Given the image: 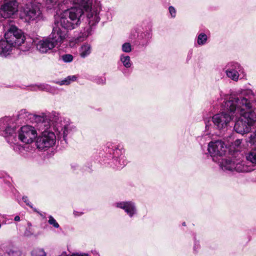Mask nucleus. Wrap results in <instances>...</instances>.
<instances>
[{
  "instance_id": "1",
  "label": "nucleus",
  "mask_w": 256,
  "mask_h": 256,
  "mask_svg": "<svg viewBox=\"0 0 256 256\" xmlns=\"http://www.w3.org/2000/svg\"><path fill=\"white\" fill-rule=\"evenodd\" d=\"M254 94L250 90H244L234 95H224L222 106L230 112L239 116L234 126L235 131L240 134L248 132L256 121V113L252 109L250 99Z\"/></svg>"
},
{
  "instance_id": "2",
  "label": "nucleus",
  "mask_w": 256,
  "mask_h": 256,
  "mask_svg": "<svg viewBox=\"0 0 256 256\" xmlns=\"http://www.w3.org/2000/svg\"><path fill=\"white\" fill-rule=\"evenodd\" d=\"M6 40H0V56L6 57L14 48H17L26 40L24 32L15 26H10L4 34Z\"/></svg>"
},
{
  "instance_id": "3",
  "label": "nucleus",
  "mask_w": 256,
  "mask_h": 256,
  "mask_svg": "<svg viewBox=\"0 0 256 256\" xmlns=\"http://www.w3.org/2000/svg\"><path fill=\"white\" fill-rule=\"evenodd\" d=\"M82 15V10H79L77 6L73 5L55 16L54 24L68 30L74 29L80 25Z\"/></svg>"
},
{
  "instance_id": "4",
  "label": "nucleus",
  "mask_w": 256,
  "mask_h": 256,
  "mask_svg": "<svg viewBox=\"0 0 256 256\" xmlns=\"http://www.w3.org/2000/svg\"><path fill=\"white\" fill-rule=\"evenodd\" d=\"M40 3L34 0H27L26 2L20 9V17L26 22L39 21L42 18Z\"/></svg>"
},
{
  "instance_id": "5",
  "label": "nucleus",
  "mask_w": 256,
  "mask_h": 256,
  "mask_svg": "<svg viewBox=\"0 0 256 256\" xmlns=\"http://www.w3.org/2000/svg\"><path fill=\"white\" fill-rule=\"evenodd\" d=\"M10 120L8 118L0 119V134L7 138V141L13 148L16 152H20L23 149V147L17 144V140L14 134H15V130L10 126Z\"/></svg>"
},
{
  "instance_id": "6",
  "label": "nucleus",
  "mask_w": 256,
  "mask_h": 256,
  "mask_svg": "<svg viewBox=\"0 0 256 256\" xmlns=\"http://www.w3.org/2000/svg\"><path fill=\"white\" fill-rule=\"evenodd\" d=\"M208 150L213 161L220 163V166L226 160L222 157L228 152V148L221 140L212 141L208 144Z\"/></svg>"
},
{
  "instance_id": "7",
  "label": "nucleus",
  "mask_w": 256,
  "mask_h": 256,
  "mask_svg": "<svg viewBox=\"0 0 256 256\" xmlns=\"http://www.w3.org/2000/svg\"><path fill=\"white\" fill-rule=\"evenodd\" d=\"M14 137L17 140V144H18V142L20 141L22 143L28 144L32 142L37 136V132L35 128L30 126H22L18 132V138ZM20 146H22L21 144ZM22 147H24L22 146ZM20 152H21L22 150Z\"/></svg>"
},
{
  "instance_id": "8",
  "label": "nucleus",
  "mask_w": 256,
  "mask_h": 256,
  "mask_svg": "<svg viewBox=\"0 0 256 256\" xmlns=\"http://www.w3.org/2000/svg\"><path fill=\"white\" fill-rule=\"evenodd\" d=\"M56 142L55 134L48 130H44L42 135L38 138L36 141L37 148L40 150H44L53 146Z\"/></svg>"
},
{
  "instance_id": "9",
  "label": "nucleus",
  "mask_w": 256,
  "mask_h": 256,
  "mask_svg": "<svg viewBox=\"0 0 256 256\" xmlns=\"http://www.w3.org/2000/svg\"><path fill=\"white\" fill-rule=\"evenodd\" d=\"M59 26H60L54 24L52 30L49 36L55 46H60L68 37V32L62 30Z\"/></svg>"
},
{
  "instance_id": "10",
  "label": "nucleus",
  "mask_w": 256,
  "mask_h": 256,
  "mask_svg": "<svg viewBox=\"0 0 256 256\" xmlns=\"http://www.w3.org/2000/svg\"><path fill=\"white\" fill-rule=\"evenodd\" d=\"M18 2L15 0L6 2L0 7V15L4 18H10L18 12Z\"/></svg>"
},
{
  "instance_id": "11",
  "label": "nucleus",
  "mask_w": 256,
  "mask_h": 256,
  "mask_svg": "<svg viewBox=\"0 0 256 256\" xmlns=\"http://www.w3.org/2000/svg\"><path fill=\"white\" fill-rule=\"evenodd\" d=\"M220 167L223 170H236L238 172L247 171V168L240 160H225L221 163Z\"/></svg>"
},
{
  "instance_id": "12",
  "label": "nucleus",
  "mask_w": 256,
  "mask_h": 256,
  "mask_svg": "<svg viewBox=\"0 0 256 256\" xmlns=\"http://www.w3.org/2000/svg\"><path fill=\"white\" fill-rule=\"evenodd\" d=\"M36 50L40 53L45 54L56 47L49 36L36 38L33 40Z\"/></svg>"
},
{
  "instance_id": "13",
  "label": "nucleus",
  "mask_w": 256,
  "mask_h": 256,
  "mask_svg": "<svg viewBox=\"0 0 256 256\" xmlns=\"http://www.w3.org/2000/svg\"><path fill=\"white\" fill-rule=\"evenodd\" d=\"M232 120V116L226 112L217 114L212 117V120L214 125L218 130L226 128Z\"/></svg>"
},
{
  "instance_id": "14",
  "label": "nucleus",
  "mask_w": 256,
  "mask_h": 256,
  "mask_svg": "<svg viewBox=\"0 0 256 256\" xmlns=\"http://www.w3.org/2000/svg\"><path fill=\"white\" fill-rule=\"evenodd\" d=\"M226 73L228 77L233 80L238 81L240 74H244V70L238 62H232L228 64Z\"/></svg>"
},
{
  "instance_id": "15",
  "label": "nucleus",
  "mask_w": 256,
  "mask_h": 256,
  "mask_svg": "<svg viewBox=\"0 0 256 256\" xmlns=\"http://www.w3.org/2000/svg\"><path fill=\"white\" fill-rule=\"evenodd\" d=\"M116 206L124 210L130 217H132L136 213L135 204L132 202H118L116 204Z\"/></svg>"
},
{
  "instance_id": "16",
  "label": "nucleus",
  "mask_w": 256,
  "mask_h": 256,
  "mask_svg": "<svg viewBox=\"0 0 256 256\" xmlns=\"http://www.w3.org/2000/svg\"><path fill=\"white\" fill-rule=\"evenodd\" d=\"M115 157L117 158V160L119 163L120 167L124 166L128 163V160L125 155V150L123 149L116 150L114 152Z\"/></svg>"
},
{
  "instance_id": "17",
  "label": "nucleus",
  "mask_w": 256,
  "mask_h": 256,
  "mask_svg": "<svg viewBox=\"0 0 256 256\" xmlns=\"http://www.w3.org/2000/svg\"><path fill=\"white\" fill-rule=\"evenodd\" d=\"M92 52V46L88 44H84L80 48L79 50L80 56L82 58H85L90 54Z\"/></svg>"
},
{
  "instance_id": "18",
  "label": "nucleus",
  "mask_w": 256,
  "mask_h": 256,
  "mask_svg": "<svg viewBox=\"0 0 256 256\" xmlns=\"http://www.w3.org/2000/svg\"><path fill=\"white\" fill-rule=\"evenodd\" d=\"M71 130V128L70 126H64L63 128H61L60 130H58V138L62 137L65 140Z\"/></svg>"
},
{
  "instance_id": "19",
  "label": "nucleus",
  "mask_w": 256,
  "mask_h": 256,
  "mask_svg": "<svg viewBox=\"0 0 256 256\" xmlns=\"http://www.w3.org/2000/svg\"><path fill=\"white\" fill-rule=\"evenodd\" d=\"M120 60L123 65L126 68H130L132 65L130 57L128 56L122 54L120 56Z\"/></svg>"
},
{
  "instance_id": "20",
  "label": "nucleus",
  "mask_w": 256,
  "mask_h": 256,
  "mask_svg": "<svg viewBox=\"0 0 256 256\" xmlns=\"http://www.w3.org/2000/svg\"><path fill=\"white\" fill-rule=\"evenodd\" d=\"M77 77L76 76H70L65 78L64 80L58 82L57 83L60 85H68L71 82L76 80Z\"/></svg>"
},
{
  "instance_id": "21",
  "label": "nucleus",
  "mask_w": 256,
  "mask_h": 256,
  "mask_svg": "<svg viewBox=\"0 0 256 256\" xmlns=\"http://www.w3.org/2000/svg\"><path fill=\"white\" fill-rule=\"evenodd\" d=\"M247 160L256 164V148L252 150L246 156Z\"/></svg>"
},
{
  "instance_id": "22",
  "label": "nucleus",
  "mask_w": 256,
  "mask_h": 256,
  "mask_svg": "<svg viewBox=\"0 0 256 256\" xmlns=\"http://www.w3.org/2000/svg\"><path fill=\"white\" fill-rule=\"evenodd\" d=\"M207 40V36L204 33H200L198 36L197 43L200 46H202L206 44Z\"/></svg>"
},
{
  "instance_id": "23",
  "label": "nucleus",
  "mask_w": 256,
  "mask_h": 256,
  "mask_svg": "<svg viewBox=\"0 0 256 256\" xmlns=\"http://www.w3.org/2000/svg\"><path fill=\"white\" fill-rule=\"evenodd\" d=\"M6 253L9 256H20L21 252L16 247H12L7 250Z\"/></svg>"
},
{
  "instance_id": "24",
  "label": "nucleus",
  "mask_w": 256,
  "mask_h": 256,
  "mask_svg": "<svg viewBox=\"0 0 256 256\" xmlns=\"http://www.w3.org/2000/svg\"><path fill=\"white\" fill-rule=\"evenodd\" d=\"M32 256H46L45 252L42 249H36L32 253Z\"/></svg>"
},
{
  "instance_id": "25",
  "label": "nucleus",
  "mask_w": 256,
  "mask_h": 256,
  "mask_svg": "<svg viewBox=\"0 0 256 256\" xmlns=\"http://www.w3.org/2000/svg\"><path fill=\"white\" fill-rule=\"evenodd\" d=\"M48 218V222L50 224L52 225L55 228H58L60 226L59 224L52 216H49Z\"/></svg>"
},
{
  "instance_id": "26",
  "label": "nucleus",
  "mask_w": 256,
  "mask_h": 256,
  "mask_svg": "<svg viewBox=\"0 0 256 256\" xmlns=\"http://www.w3.org/2000/svg\"><path fill=\"white\" fill-rule=\"evenodd\" d=\"M122 50L125 52H130L132 50L131 45L128 42H126L122 45Z\"/></svg>"
},
{
  "instance_id": "27",
  "label": "nucleus",
  "mask_w": 256,
  "mask_h": 256,
  "mask_svg": "<svg viewBox=\"0 0 256 256\" xmlns=\"http://www.w3.org/2000/svg\"><path fill=\"white\" fill-rule=\"evenodd\" d=\"M62 59L66 62H70L73 60V56L71 54H66L62 56Z\"/></svg>"
},
{
  "instance_id": "28",
  "label": "nucleus",
  "mask_w": 256,
  "mask_h": 256,
  "mask_svg": "<svg viewBox=\"0 0 256 256\" xmlns=\"http://www.w3.org/2000/svg\"><path fill=\"white\" fill-rule=\"evenodd\" d=\"M169 12L171 15V16L173 18L176 16V10L175 8L172 6H170L168 8Z\"/></svg>"
},
{
  "instance_id": "29",
  "label": "nucleus",
  "mask_w": 256,
  "mask_h": 256,
  "mask_svg": "<svg viewBox=\"0 0 256 256\" xmlns=\"http://www.w3.org/2000/svg\"><path fill=\"white\" fill-rule=\"evenodd\" d=\"M22 200L28 206H30L31 208H33L34 212L40 213L38 211H37L36 208H32V205L30 203L29 200H28L26 196H23Z\"/></svg>"
},
{
  "instance_id": "30",
  "label": "nucleus",
  "mask_w": 256,
  "mask_h": 256,
  "mask_svg": "<svg viewBox=\"0 0 256 256\" xmlns=\"http://www.w3.org/2000/svg\"><path fill=\"white\" fill-rule=\"evenodd\" d=\"M248 142L252 144H254L256 142V134H252L249 138Z\"/></svg>"
},
{
  "instance_id": "31",
  "label": "nucleus",
  "mask_w": 256,
  "mask_h": 256,
  "mask_svg": "<svg viewBox=\"0 0 256 256\" xmlns=\"http://www.w3.org/2000/svg\"><path fill=\"white\" fill-rule=\"evenodd\" d=\"M242 143V141L241 140L238 139V140H236L234 143V146L236 147L237 148H238L240 146V145Z\"/></svg>"
},
{
  "instance_id": "32",
  "label": "nucleus",
  "mask_w": 256,
  "mask_h": 256,
  "mask_svg": "<svg viewBox=\"0 0 256 256\" xmlns=\"http://www.w3.org/2000/svg\"><path fill=\"white\" fill-rule=\"evenodd\" d=\"M70 256H89L88 254H74Z\"/></svg>"
},
{
  "instance_id": "33",
  "label": "nucleus",
  "mask_w": 256,
  "mask_h": 256,
  "mask_svg": "<svg viewBox=\"0 0 256 256\" xmlns=\"http://www.w3.org/2000/svg\"><path fill=\"white\" fill-rule=\"evenodd\" d=\"M20 220V218L18 216H16L14 218V220L19 221Z\"/></svg>"
},
{
  "instance_id": "34",
  "label": "nucleus",
  "mask_w": 256,
  "mask_h": 256,
  "mask_svg": "<svg viewBox=\"0 0 256 256\" xmlns=\"http://www.w3.org/2000/svg\"><path fill=\"white\" fill-rule=\"evenodd\" d=\"M39 88L40 90H45V89H46V88H45L44 86H40Z\"/></svg>"
},
{
  "instance_id": "35",
  "label": "nucleus",
  "mask_w": 256,
  "mask_h": 256,
  "mask_svg": "<svg viewBox=\"0 0 256 256\" xmlns=\"http://www.w3.org/2000/svg\"><path fill=\"white\" fill-rule=\"evenodd\" d=\"M66 252H63L62 254V256H66Z\"/></svg>"
},
{
  "instance_id": "36",
  "label": "nucleus",
  "mask_w": 256,
  "mask_h": 256,
  "mask_svg": "<svg viewBox=\"0 0 256 256\" xmlns=\"http://www.w3.org/2000/svg\"><path fill=\"white\" fill-rule=\"evenodd\" d=\"M24 112V110H22V111H21V112H22V113Z\"/></svg>"
},
{
  "instance_id": "37",
  "label": "nucleus",
  "mask_w": 256,
  "mask_h": 256,
  "mask_svg": "<svg viewBox=\"0 0 256 256\" xmlns=\"http://www.w3.org/2000/svg\"><path fill=\"white\" fill-rule=\"evenodd\" d=\"M182 224L183 226H185V222H184Z\"/></svg>"
}]
</instances>
